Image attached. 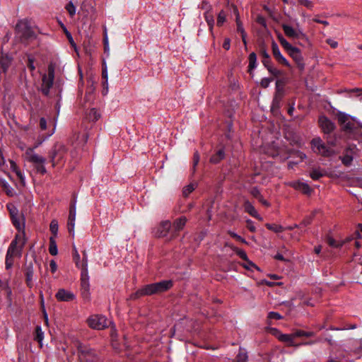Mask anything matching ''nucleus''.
Segmentation results:
<instances>
[{
    "mask_svg": "<svg viewBox=\"0 0 362 362\" xmlns=\"http://www.w3.org/2000/svg\"><path fill=\"white\" fill-rule=\"evenodd\" d=\"M173 286V283L171 280H164L147 284L132 293L130 299L136 300L142 296L159 294L169 290Z\"/></svg>",
    "mask_w": 362,
    "mask_h": 362,
    "instance_id": "obj_1",
    "label": "nucleus"
},
{
    "mask_svg": "<svg viewBox=\"0 0 362 362\" xmlns=\"http://www.w3.org/2000/svg\"><path fill=\"white\" fill-rule=\"evenodd\" d=\"M27 238L24 230L22 233L16 234L14 239L10 243L7 250L6 255L12 257H21L22 256L23 249L26 244Z\"/></svg>",
    "mask_w": 362,
    "mask_h": 362,
    "instance_id": "obj_2",
    "label": "nucleus"
},
{
    "mask_svg": "<svg viewBox=\"0 0 362 362\" xmlns=\"http://www.w3.org/2000/svg\"><path fill=\"white\" fill-rule=\"evenodd\" d=\"M80 362H101L97 352L89 346L76 341Z\"/></svg>",
    "mask_w": 362,
    "mask_h": 362,
    "instance_id": "obj_3",
    "label": "nucleus"
},
{
    "mask_svg": "<svg viewBox=\"0 0 362 362\" xmlns=\"http://www.w3.org/2000/svg\"><path fill=\"white\" fill-rule=\"evenodd\" d=\"M67 153V148L62 142H56L48 152V158L52 165L54 168L62 162Z\"/></svg>",
    "mask_w": 362,
    "mask_h": 362,
    "instance_id": "obj_4",
    "label": "nucleus"
},
{
    "mask_svg": "<svg viewBox=\"0 0 362 362\" xmlns=\"http://www.w3.org/2000/svg\"><path fill=\"white\" fill-rule=\"evenodd\" d=\"M25 157L26 160L33 163L36 172L41 175H45L47 173V170L45 166V163L46 162L45 158L42 156H40L35 153L33 151V148H28L25 151Z\"/></svg>",
    "mask_w": 362,
    "mask_h": 362,
    "instance_id": "obj_5",
    "label": "nucleus"
},
{
    "mask_svg": "<svg viewBox=\"0 0 362 362\" xmlns=\"http://www.w3.org/2000/svg\"><path fill=\"white\" fill-rule=\"evenodd\" d=\"M16 30L17 36L22 42L26 43L35 38V34L27 22L20 21L16 24Z\"/></svg>",
    "mask_w": 362,
    "mask_h": 362,
    "instance_id": "obj_6",
    "label": "nucleus"
},
{
    "mask_svg": "<svg viewBox=\"0 0 362 362\" xmlns=\"http://www.w3.org/2000/svg\"><path fill=\"white\" fill-rule=\"evenodd\" d=\"M313 151L325 157H329L334 153L332 148L327 146L320 138H315L311 141Z\"/></svg>",
    "mask_w": 362,
    "mask_h": 362,
    "instance_id": "obj_7",
    "label": "nucleus"
},
{
    "mask_svg": "<svg viewBox=\"0 0 362 362\" xmlns=\"http://www.w3.org/2000/svg\"><path fill=\"white\" fill-rule=\"evenodd\" d=\"M54 78V68L51 64L48 66V74L42 76V83L41 85L40 90L42 93L47 96L49 93V89L53 86V81Z\"/></svg>",
    "mask_w": 362,
    "mask_h": 362,
    "instance_id": "obj_8",
    "label": "nucleus"
},
{
    "mask_svg": "<svg viewBox=\"0 0 362 362\" xmlns=\"http://www.w3.org/2000/svg\"><path fill=\"white\" fill-rule=\"evenodd\" d=\"M81 289H90L89 276L88 273V259L85 251L83 252L81 264Z\"/></svg>",
    "mask_w": 362,
    "mask_h": 362,
    "instance_id": "obj_9",
    "label": "nucleus"
},
{
    "mask_svg": "<svg viewBox=\"0 0 362 362\" xmlns=\"http://www.w3.org/2000/svg\"><path fill=\"white\" fill-rule=\"evenodd\" d=\"M87 322L89 327L94 329L100 330L108 326L107 318L103 315H93L88 319Z\"/></svg>",
    "mask_w": 362,
    "mask_h": 362,
    "instance_id": "obj_10",
    "label": "nucleus"
},
{
    "mask_svg": "<svg viewBox=\"0 0 362 362\" xmlns=\"http://www.w3.org/2000/svg\"><path fill=\"white\" fill-rule=\"evenodd\" d=\"M281 27L284 32V34L288 38L293 40H307V37L305 34H304L300 30H296L287 24H282Z\"/></svg>",
    "mask_w": 362,
    "mask_h": 362,
    "instance_id": "obj_11",
    "label": "nucleus"
},
{
    "mask_svg": "<svg viewBox=\"0 0 362 362\" xmlns=\"http://www.w3.org/2000/svg\"><path fill=\"white\" fill-rule=\"evenodd\" d=\"M337 119L344 131L351 132L354 130L355 124L349 119V117L346 114L339 112L337 114Z\"/></svg>",
    "mask_w": 362,
    "mask_h": 362,
    "instance_id": "obj_12",
    "label": "nucleus"
},
{
    "mask_svg": "<svg viewBox=\"0 0 362 362\" xmlns=\"http://www.w3.org/2000/svg\"><path fill=\"white\" fill-rule=\"evenodd\" d=\"M76 200L74 198L71 202L69 207V214L67 222V229L70 235H74V222L76 219Z\"/></svg>",
    "mask_w": 362,
    "mask_h": 362,
    "instance_id": "obj_13",
    "label": "nucleus"
},
{
    "mask_svg": "<svg viewBox=\"0 0 362 362\" xmlns=\"http://www.w3.org/2000/svg\"><path fill=\"white\" fill-rule=\"evenodd\" d=\"M272 332L274 335H275L277 339L282 341V342H286L288 344L289 346H293L296 347H298L300 346L298 344H295L293 341V339L295 338L293 336V334H282L276 328L272 329Z\"/></svg>",
    "mask_w": 362,
    "mask_h": 362,
    "instance_id": "obj_14",
    "label": "nucleus"
},
{
    "mask_svg": "<svg viewBox=\"0 0 362 362\" xmlns=\"http://www.w3.org/2000/svg\"><path fill=\"white\" fill-rule=\"evenodd\" d=\"M288 54L296 62L298 68L300 71H303L305 69V63L303 62V57H302L300 50L295 47L290 50Z\"/></svg>",
    "mask_w": 362,
    "mask_h": 362,
    "instance_id": "obj_15",
    "label": "nucleus"
},
{
    "mask_svg": "<svg viewBox=\"0 0 362 362\" xmlns=\"http://www.w3.org/2000/svg\"><path fill=\"white\" fill-rule=\"evenodd\" d=\"M318 122L325 134H330L335 129V124L325 116L320 117Z\"/></svg>",
    "mask_w": 362,
    "mask_h": 362,
    "instance_id": "obj_16",
    "label": "nucleus"
},
{
    "mask_svg": "<svg viewBox=\"0 0 362 362\" xmlns=\"http://www.w3.org/2000/svg\"><path fill=\"white\" fill-rule=\"evenodd\" d=\"M171 228V223L169 221H162L154 230V235L156 238L165 237Z\"/></svg>",
    "mask_w": 362,
    "mask_h": 362,
    "instance_id": "obj_17",
    "label": "nucleus"
},
{
    "mask_svg": "<svg viewBox=\"0 0 362 362\" xmlns=\"http://www.w3.org/2000/svg\"><path fill=\"white\" fill-rule=\"evenodd\" d=\"M272 49L274 57L279 63L287 67H291V65L287 59L281 55L278 45L275 42L274 40H272Z\"/></svg>",
    "mask_w": 362,
    "mask_h": 362,
    "instance_id": "obj_18",
    "label": "nucleus"
},
{
    "mask_svg": "<svg viewBox=\"0 0 362 362\" xmlns=\"http://www.w3.org/2000/svg\"><path fill=\"white\" fill-rule=\"evenodd\" d=\"M24 272L26 284L28 287L31 288L33 286V277L34 274L33 263L32 262L25 264Z\"/></svg>",
    "mask_w": 362,
    "mask_h": 362,
    "instance_id": "obj_19",
    "label": "nucleus"
},
{
    "mask_svg": "<svg viewBox=\"0 0 362 362\" xmlns=\"http://www.w3.org/2000/svg\"><path fill=\"white\" fill-rule=\"evenodd\" d=\"M58 301H72L75 299V295L71 291L60 288L55 295Z\"/></svg>",
    "mask_w": 362,
    "mask_h": 362,
    "instance_id": "obj_20",
    "label": "nucleus"
},
{
    "mask_svg": "<svg viewBox=\"0 0 362 362\" xmlns=\"http://www.w3.org/2000/svg\"><path fill=\"white\" fill-rule=\"evenodd\" d=\"M102 79H103V95H106L108 92V83H107V68L105 62H104L102 67Z\"/></svg>",
    "mask_w": 362,
    "mask_h": 362,
    "instance_id": "obj_21",
    "label": "nucleus"
},
{
    "mask_svg": "<svg viewBox=\"0 0 362 362\" xmlns=\"http://www.w3.org/2000/svg\"><path fill=\"white\" fill-rule=\"evenodd\" d=\"M292 186L298 190L301 191L305 194H310L312 192L310 187L304 182H294Z\"/></svg>",
    "mask_w": 362,
    "mask_h": 362,
    "instance_id": "obj_22",
    "label": "nucleus"
},
{
    "mask_svg": "<svg viewBox=\"0 0 362 362\" xmlns=\"http://www.w3.org/2000/svg\"><path fill=\"white\" fill-rule=\"evenodd\" d=\"M342 163L346 165L349 166L351 164V162L353 160V156H352V149L351 148H348L345 150L344 154L343 156L340 157Z\"/></svg>",
    "mask_w": 362,
    "mask_h": 362,
    "instance_id": "obj_23",
    "label": "nucleus"
},
{
    "mask_svg": "<svg viewBox=\"0 0 362 362\" xmlns=\"http://www.w3.org/2000/svg\"><path fill=\"white\" fill-rule=\"evenodd\" d=\"M225 158V151L223 148L218 149L216 153L212 155L210 158V163L214 164L218 163L221 160Z\"/></svg>",
    "mask_w": 362,
    "mask_h": 362,
    "instance_id": "obj_24",
    "label": "nucleus"
},
{
    "mask_svg": "<svg viewBox=\"0 0 362 362\" xmlns=\"http://www.w3.org/2000/svg\"><path fill=\"white\" fill-rule=\"evenodd\" d=\"M233 11L235 15V23H236V25H237V32L238 33H240V35L246 33L245 30L243 28V23L240 19V15H239V12L238 11L237 7H235V6L234 7Z\"/></svg>",
    "mask_w": 362,
    "mask_h": 362,
    "instance_id": "obj_25",
    "label": "nucleus"
},
{
    "mask_svg": "<svg viewBox=\"0 0 362 362\" xmlns=\"http://www.w3.org/2000/svg\"><path fill=\"white\" fill-rule=\"evenodd\" d=\"M204 16L209 26V31L212 36H214L213 29L214 25V18L213 14L209 11H206L204 13Z\"/></svg>",
    "mask_w": 362,
    "mask_h": 362,
    "instance_id": "obj_26",
    "label": "nucleus"
},
{
    "mask_svg": "<svg viewBox=\"0 0 362 362\" xmlns=\"http://www.w3.org/2000/svg\"><path fill=\"white\" fill-rule=\"evenodd\" d=\"M326 175L325 170L320 168L313 169L310 173V177L314 180H317Z\"/></svg>",
    "mask_w": 362,
    "mask_h": 362,
    "instance_id": "obj_27",
    "label": "nucleus"
},
{
    "mask_svg": "<svg viewBox=\"0 0 362 362\" xmlns=\"http://www.w3.org/2000/svg\"><path fill=\"white\" fill-rule=\"evenodd\" d=\"M249 65H248V72L252 74V71L254 69H255L257 66V55L255 52H252L250 54L248 57Z\"/></svg>",
    "mask_w": 362,
    "mask_h": 362,
    "instance_id": "obj_28",
    "label": "nucleus"
},
{
    "mask_svg": "<svg viewBox=\"0 0 362 362\" xmlns=\"http://www.w3.org/2000/svg\"><path fill=\"white\" fill-rule=\"evenodd\" d=\"M187 222V218L185 216H182L179 218H177L173 223V228L175 231H179L182 230L185 226Z\"/></svg>",
    "mask_w": 362,
    "mask_h": 362,
    "instance_id": "obj_29",
    "label": "nucleus"
},
{
    "mask_svg": "<svg viewBox=\"0 0 362 362\" xmlns=\"http://www.w3.org/2000/svg\"><path fill=\"white\" fill-rule=\"evenodd\" d=\"M11 221L15 228L18 230V233H22L23 230L25 231V224L21 223L20 219L17 215H12Z\"/></svg>",
    "mask_w": 362,
    "mask_h": 362,
    "instance_id": "obj_30",
    "label": "nucleus"
},
{
    "mask_svg": "<svg viewBox=\"0 0 362 362\" xmlns=\"http://www.w3.org/2000/svg\"><path fill=\"white\" fill-rule=\"evenodd\" d=\"M244 209L245 211L252 216H257V210L249 201H245L244 202Z\"/></svg>",
    "mask_w": 362,
    "mask_h": 362,
    "instance_id": "obj_31",
    "label": "nucleus"
},
{
    "mask_svg": "<svg viewBox=\"0 0 362 362\" xmlns=\"http://www.w3.org/2000/svg\"><path fill=\"white\" fill-rule=\"evenodd\" d=\"M226 245L230 247L240 257V258L245 261H248L247 255L244 250L228 243H226Z\"/></svg>",
    "mask_w": 362,
    "mask_h": 362,
    "instance_id": "obj_32",
    "label": "nucleus"
},
{
    "mask_svg": "<svg viewBox=\"0 0 362 362\" xmlns=\"http://www.w3.org/2000/svg\"><path fill=\"white\" fill-rule=\"evenodd\" d=\"M44 338V333L42 330V328L40 325L36 326L35 329V336L34 339L37 341L40 346H42V341Z\"/></svg>",
    "mask_w": 362,
    "mask_h": 362,
    "instance_id": "obj_33",
    "label": "nucleus"
},
{
    "mask_svg": "<svg viewBox=\"0 0 362 362\" xmlns=\"http://www.w3.org/2000/svg\"><path fill=\"white\" fill-rule=\"evenodd\" d=\"M49 252L50 255H52L53 256L57 255L58 253L57 243H56L54 238H52V237H51L49 238Z\"/></svg>",
    "mask_w": 362,
    "mask_h": 362,
    "instance_id": "obj_34",
    "label": "nucleus"
},
{
    "mask_svg": "<svg viewBox=\"0 0 362 362\" xmlns=\"http://www.w3.org/2000/svg\"><path fill=\"white\" fill-rule=\"evenodd\" d=\"M226 21V13L223 10H221L218 14L216 25L218 27H221Z\"/></svg>",
    "mask_w": 362,
    "mask_h": 362,
    "instance_id": "obj_35",
    "label": "nucleus"
},
{
    "mask_svg": "<svg viewBox=\"0 0 362 362\" xmlns=\"http://www.w3.org/2000/svg\"><path fill=\"white\" fill-rule=\"evenodd\" d=\"M284 97L283 88H280L279 86V81L276 82V91L275 93L274 102L279 103Z\"/></svg>",
    "mask_w": 362,
    "mask_h": 362,
    "instance_id": "obj_36",
    "label": "nucleus"
},
{
    "mask_svg": "<svg viewBox=\"0 0 362 362\" xmlns=\"http://www.w3.org/2000/svg\"><path fill=\"white\" fill-rule=\"evenodd\" d=\"M265 226L268 230H272L275 233H281L284 231V228L280 225L266 223Z\"/></svg>",
    "mask_w": 362,
    "mask_h": 362,
    "instance_id": "obj_37",
    "label": "nucleus"
},
{
    "mask_svg": "<svg viewBox=\"0 0 362 362\" xmlns=\"http://www.w3.org/2000/svg\"><path fill=\"white\" fill-rule=\"evenodd\" d=\"M0 183L1 184L2 187L5 190L6 194L10 197L13 196V189L11 188L9 185L3 179H0Z\"/></svg>",
    "mask_w": 362,
    "mask_h": 362,
    "instance_id": "obj_38",
    "label": "nucleus"
},
{
    "mask_svg": "<svg viewBox=\"0 0 362 362\" xmlns=\"http://www.w3.org/2000/svg\"><path fill=\"white\" fill-rule=\"evenodd\" d=\"M327 243L330 247H335V248L341 247L343 245V243H341V242L338 243L333 238H332L330 236H328L327 238Z\"/></svg>",
    "mask_w": 362,
    "mask_h": 362,
    "instance_id": "obj_39",
    "label": "nucleus"
},
{
    "mask_svg": "<svg viewBox=\"0 0 362 362\" xmlns=\"http://www.w3.org/2000/svg\"><path fill=\"white\" fill-rule=\"evenodd\" d=\"M10 65V62L8 59L1 58L0 59V70L3 72H6Z\"/></svg>",
    "mask_w": 362,
    "mask_h": 362,
    "instance_id": "obj_40",
    "label": "nucleus"
},
{
    "mask_svg": "<svg viewBox=\"0 0 362 362\" xmlns=\"http://www.w3.org/2000/svg\"><path fill=\"white\" fill-rule=\"evenodd\" d=\"M314 214L308 216L303 218V220L300 223L299 226L300 228L305 227L310 224H311L313 219Z\"/></svg>",
    "mask_w": 362,
    "mask_h": 362,
    "instance_id": "obj_41",
    "label": "nucleus"
},
{
    "mask_svg": "<svg viewBox=\"0 0 362 362\" xmlns=\"http://www.w3.org/2000/svg\"><path fill=\"white\" fill-rule=\"evenodd\" d=\"M255 21L257 23L262 25L264 29H267V21L263 16L257 15Z\"/></svg>",
    "mask_w": 362,
    "mask_h": 362,
    "instance_id": "obj_42",
    "label": "nucleus"
},
{
    "mask_svg": "<svg viewBox=\"0 0 362 362\" xmlns=\"http://www.w3.org/2000/svg\"><path fill=\"white\" fill-rule=\"evenodd\" d=\"M65 8H66V11H68L69 14L70 15V16L73 17L75 15L76 8H75L74 4L72 3V1H69L66 4Z\"/></svg>",
    "mask_w": 362,
    "mask_h": 362,
    "instance_id": "obj_43",
    "label": "nucleus"
},
{
    "mask_svg": "<svg viewBox=\"0 0 362 362\" xmlns=\"http://www.w3.org/2000/svg\"><path fill=\"white\" fill-rule=\"evenodd\" d=\"M73 258L76 266L81 269L82 262H80V255L75 247H74Z\"/></svg>",
    "mask_w": 362,
    "mask_h": 362,
    "instance_id": "obj_44",
    "label": "nucleus"
},
{
    "mask_svg": "<svg viewBox=\"0 0 362 362\" xmlns=\"http://www.w3.org/2000/svg\"><path fill=\"white\" fill-rule=\"evenodd\" d=\"M49 229L54 235H57L58 231V223L56 220H52L49 225Z\"/></svg>",
    "mask_w": 362,
    "mask_h": 362,
    "instance_id": "obj_45",
    "label": "nucleus"
},
{
    "mask_svg": "<svg viewBox=\"0 0 362 362\" xmlns=\"http://www.w3.org/2000/svg\"><path fill=\"white\" fill-rule=\"evenodd\" d=\"M361 238V235L360 233L358 230H356L354 232V233L352 235L347 237L344 241H341V243H343V245H344L346 243H349L354 239H357V238Z\"/></svg>",
    "mask_w": 362,
    "mask_h": 362,
    "instance_id": "obj_46",
    "label": "nucleus"
},
{
    "mask_svg": "<svg viewBox=\"0 0 362 362\" xmlns=\"http://www.w3.org/2000/svg\"><path fill=\"white\" fill-rule=\"evenodd\" d=\"M89 117L92 120L97 121L100 117V115L95 108H93L90 110Z\"/></svg>",
    "mask_w": 362,
    "mask_h": 362,
    "instance_id": "obj_47",
    "label": "nucleus"
},
{
    "mask_svg": "<svg viewBox=\"0 0 362 362\" xmlns=\"http://www.w3.org/2000/svg\"><path fill=\"white\" fill-rule=\"evenodd\" d=\"M13 259H14V257H12L8 255H6L5 264H6V269H9L12 267L13 262H14Z\"/></svg>",
    "mask_w": 362,
    "mask_h": 362,
    "instance_id": "obj_48",
    "label": "nucleus"
},
{
    "mask_svg": "<svg viewBox=\"0 0 362 362\" xmlns=\"http://www.w3.org/2000/svg\"><path fill=\"white\" fill-rule=\"evenodd\" d=\"M228 234L230 235V237L236 239L237 240H238L241 243H243L245 244L247 243V241L244 238H243L240 235H238L237 233H235L231 230H228Z\"/></svg>",
    "mask_w": 362,
    "mask_h": 362,
    "instance_id": "obj_49",
    "label": "nucleus"
},
{
    "mask_svg": "<svg viewBox=\"0 0 362 362\" xmlns=\"http://www.w3.org/2000/svg\"><path fill=\"white\" fill-rule=\"evenodd\" d=\"M281 46L284 47V49L288 52L290 50H291L294 47L292 46L286 39H284L280 42Z\"/></svg>",
    "mask_w": 362,
    "mask_h": 362,
    "instance_id": "obj_50",
    "label": "nucleus"
},
{
    "mask_svg": "<svg viewBox=\"0 0 362 362\" xmlns=\"http://www.w3.org/2000/svg\"><path fill=\"white\" fill-rule=\"evenodd\" d=\"M199 162V155L198 151H195L193 155V167H192L193 173H194V171L196 170V166L198 165Z\"/></svg>",
    "mask_w": 362,
    "mask_h": 362,
    "instance_id": "obj_51",
    "label": "nucleus"
},
{
    "mask_svg": "<svg viewBox=\"0 0 362 362\" xmlns=\"http://www.w3.org/2000/svg\"><path fill=\"white\" fill-rule=\"evenodd\" d=\"M247 359V356L246 353L240 351L239 354L236 356L237 362H246Z\"/></svg>",
    "mask_w": 362,
    "mask_h": 362,
    "instance_id": "obj_52",
    "label": "nucleus"
},
{
    "mask_svg": "<svg viewBox=\"0 0 362 362\" xmlns=\"http://www.w3.org/2000/svg\"><path fill=\"white\" fill-rule=\"evenodd\" d=\"M268 70V71L272 74L274 76H279L281 74V72L278 70L277 69L273 67V66H270L269 67H268L267 69Z\"/></svg>",
    "mask_w": 362,
    "mask_h": 362,
    "instance_id": "obj_53",
    "label": "nucleus"
},
{
    "mask_svg": "<svg viewBox=\"0 0 362 362\" xmlns=\"http://www.w3.org/2000/svg\"><path fill=\"white\" fill-rule=\"evenodd\" d=\"M64 33H65L69 43L71 44V45L72 47H74V48H76V45L74 41L71 34L66 28H64Z\"/></svg>",
    "mask_w": 362,
    "mask_h": 362,
    "instance_id": "obj_54",
    "label": "nucleus"
},
{
    "mask_svg": "<svg viewBox=\"0 0 362 362\" xmlns=\"http://www.w3.org/2000/svg\"><path fill=\"white\" fill-rule=\"evenodd\" d=\"M81 295L86 300H89L90 297V289H81Z\"/></svg>",
    "mask_w": 362,
    "mask_h": 362,
    "instance_id": "obj_55",
    "label": "nucleus"
},
{
    "mask_svg": "<svg viewBox=\"0 0 362 362\" xmlns=\"http://www.w3.org/2000/svg\"><path fill=\"white\" fill-rule=\"evenodd\" d=\"M194 189V188L192 185H189L186 186L182 191L183 195L185 197H187Z\"/></svg>",
    "mask_w": 362,
    "mask_h": 362,
    "instance_id": "obj_56",
    "label": "nucleus"
},
{
    "mask_svg": "<svg viewBox=\"0 0 362 362\" xmlns=\"http://www.w3.org/2000/svg\"><path fill=\"white\" fill-rule=\"evenodd\" d=\"M273 78H263L261 80L260 85L262 88H266L269 86V83L272 81Z\"/></svg>",
    "mask_w": 362,
    "mask_h": 362,
    "instance_id": "obj_57",
    "label": "nucleus"
},
{
    "mask_svg": "<svg viewBox=\"0 0 362 362\" xmlns=\"http://www.w3.org/2000/svg\"><path fill=\"white\" fill-rule=\"evenodd\" d=\"M269 319H274V320H281L282 319V316L276 312H269L268 313Z\"/></svg>",
    "mask_w": 362,
    "mask_h": 362,
    "instance_id": "obj_58",
    "label": "nucleus"
},
{
    "mask_svg": "<svg viewBox=\"0 0 362 362\" xmlns=\"http://www.w3.org/2000/svg\"><path fill=\"white\" fill-rule=\"evenodd\" d=\"M250 194L257 199L262 195L257 187H254L250 189Z\"/></svg>",
    "mask_w": 362,
    "mask_h": 362,
    "instance_id": "obj_59",
    "label": "nucleus"
},
{
    "mask_svg": "<svg viewBox=\"0 0 362 362\" xmlns=\"http://www.w3.org/2000/svg\"><path fill=\"white\" fill-rule=\"evenodd\" d=\"M260 54L262 57V59L263 58H269V54H268L267 49H266V47H265V45L264 43H262L261 45H260Z\"/></svg>",
    "mask_w": 362,
    "mask_h": 362,
    "instance_id": "obj_60",
    "label": "nucleus"
},
{
    "mask_svg": "<svg viewBox=\"0 0 362 362\" xmlns=\"http://www.w3.org/2000/svg\"><path fill=\"white\" fill-rule=\"evenodd\" d=\"M291 153H293L296 157L299 158L301 160H304L306 158V155L299 151L292 150Z\"/></svg>",
    "mask_w": 362,
    "mask_h": 362,
    "instance_id": "obj_61",
    "label": "nucleus"
},
{
    "mask_svg": "<svg viewBox=\"0 0 362 362\" xmlns=\"http://www.w3.org/2000/svg\"><path fill=\"white\" fill-rule=\"evenodd\" d=\"M300 4L305 6L308 8H312L313 6V4L310 0H299Z\"/></svg>",
    "mask_w": 362,
    "mask_h": 362,
    "instance_id": "obj_62",
    "label": "nucleus"
},
{
    "mask_svg": "<svg viewBox=\"0 0 362 362\" xmlns=\"http://www.w3.org/2000/svg\"><path fill=\"white\" fill-rule=\"evenodd\" d=\"M247 228H248V230L250 232H252V233L255 232V230H256V228L254 226V223L251 220L247 221Z\"/></svg>",
    "mask_w": 362,
    "mask_h": 362,
    "instance_id": "obj_63",
    "label": "nucleus"
},
{
    "mask_svg": "<svg viewBox=\"0 0 362 362\" xmlns=\"http://www.w3.org/2000/svg\"><path fill=\"white\" fill-rule=\"evenodd\" d=\"M223 48L226 50H228L230 47V39L228 37H226L224 39V42L223 43Z\"/></svg>",
    "mask_w": 362,
    "mask_h": 362,
    "instance_id": "obj_64",
    "label": "nucleus"
}]
</instances>
